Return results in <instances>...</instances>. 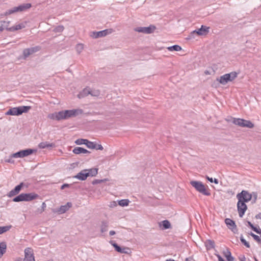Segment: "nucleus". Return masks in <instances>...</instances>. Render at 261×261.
Listing matches in <instances>:
<instances>
[{
    "mask_svg": "<svg viewBox=\"0 0 261 261\" xmlns=\"http://www.w3.org/2000/svg\"><path fill=\"white\" fill-rule=\"evenodd\" d=\"M31 7L32 5L31 3H23L7 10L5 13V15L7 16L17 12H25Z\"/></svg>",
    "mask_w": 261,
    "mask_h": 261,
    "instance_id": "f257e3e1",
    "label": "nucleus"
},
{
    "mask_svg": "<svg viewBox=\"0 0 261 261\" xmlns=\"http://www.w3.org/2000/svg\"><path fill=\"white\" fill-rule=\"evenodd\" d=\"M190 184L198 192L205 196H210L211 193L210 190L206 188L204 184L200 181L192 180L190 181Z\"/></svg>",
    "mask_w": 261,
    "mask_h": 261,
    "instance_id": "f03ea898",
    "label": "nucleus"
},
{
    "mask_svg": "<svg viewBox=\"0 0 261 261\" xmlns=\"http://www.w3.org/2000/svg\"><path fill=\"white\" fill-rule=\"evenodd\" d=\"M31 109L30 106H20L12 108L9 109L6 114L8 115L18 116L23 113H27Z\"/></svg>",
    "mask_w": 261,
    "mask_h": 261,
    "instance_id": "7ed1b4c3",
    "label": "nucleus"
},
{
    "mask_svg": "<svg viewBox=\"0 0 261 261\" xmlns=\"http://www.w3.org/2000/svg\"><path fill=\"white\" fill-rule=\"evenodd\" d=\"M238 75V73L235 71L231 72L229 73L225 74L220 77L217 79L221 84L223 85H226L228 82H232L233 81Z\"/></svg>",
    "mask_w": 261,
    "mask_h": 261,
    "instance_id": "20e7f679",
    "label": "nucleus"
},
{
    "mask_svg": "<svg viewBox=\"0 0 261 261\" xmlns=\"http://www.w3.org/2000/svg\"><path fill=\"white\" fill-rule=\"evenodd\" d=\"M210 27L205 25H202L201 28L192 31L190 35L187 38L188 39H190L194 38V35L197 34L199 36H203L207 35L209 32Z\"/></svg>",
    "mask_w": 261,
    "mask_h": 261,
    "instance_id": "39448f33",
    "label": "nucleus"
},
{
    "mask_svg": "<svg viewBox=\"0 0 261 261\" xmlns=\"http://www.w3.org/2000/svg\"><path fill=\"white\" fill-rule=\"evenodd\" d=\"M237 198L239 201L246 203L252 199V194L247 191L242 190L237 195Z\"/></svg>",
    "mask_w": 261,
    "mask_h": 261,
    "instance_id": "423d86ee",
    "label": "nucleus"
},
{
    "mask_svg": "<svg viewBox=\"0 0 261 261\" xmlns=\"http://www.w3.org/2000/svg\"><path fill=\"white\" fill-rule=\"evenodd\" d=\"M36 151V150L33 149H27L25 150H21L19 151H18L16 153L11 154V157L15 158H22L33 154Z\"/></svg>",
    "mask_w": 261,
    "mask_h": 261,
    "instance_id": "0eeeda50",
    "label": "nucleus"
},
{
    "mask_svg": "<svg viewBox=\"0 0 261 261\" xmlns=\"http://www.w3.org/2000/svg\"><path fill=\"white\" fill-rule=\"evenodd\" d=\"M155 29V26L154 25H150L147 27H137L135 28L134 30L139 33L149 34L153 33Z\"/></svg>",
    "mask_w": 261,
    "mask_h": 261,
    "instance_id": "6e6552de",
    "label": "nucleus"
},
{
    "mask_svg": "<svg viewBox=\"0 0 261 261\" xmlns=\"http://www.w3.org/2000/svg\"><path fill=\"white\" fill-rule=\"evenodd\" d=\"M41 49V47L39 46H36L34 47L25 48L23 50V59H25L30 55L38 52Z\"/></svg>",
    "mask_w": 261,
    "mask_h": 261,
    "instance_id": "1a4fd4ad",
    "label": "nucleus"
},
{
    "mask_svg": "<svg viewBox=\"0 0 261 261\" xmlns=\"http://www.w3.org/2000/svg\"><path fill=\"white\" fill-rule=\"evenodd\" d=\"M48 117L52 120L60 121L65 119V111L55 112L48 115Z\"/></svg>",
    "mask_w": 261,
    "mask_h": 261,
    "instance_id": "9d476101",
    "label": "nucleus"
},
{
    "mask_svg": "<svg viewBox=\"0 0 261 261\" xmlns=\"http://www.w3.org/2000/svg\"><path fill=\"white\" fill-rule=\"evenodd\" d=\"M113 32V30L111 29H106L98 32H93L92 34L91 35L93 38H98L99 37H105Z\"/></svg>",
    "mask_w": 261,
    "mask_h": 261,
    "instance_id": "9b49d317",
    "label": "nucleus"
},
{
    "mask_svg": "<svg viewBox=\"0 0 261 261\" xmlns=\"http://www.w3.org/2000/svg\"><path fill=\"white\" fill-rule=\"evenodd\" d=\"M23 261H35L32 248L28 247L24 249V258Z\"/></svg>",
    "mask_w": 261,
    "mask_h": 261,
    "instance_id": "f8f14e48",
    "label": "nucleus"
},
{
    "mask_svg": "<svg viewBox=\"0 0 261 261\" xmlns=\"http://www.w3.org/2000/svg\"><path fill=\"white\" fill-rule=\"evenodd\" d=\"M225 223L227 227L233 233H237L238 232V229L234 221L230 218H226L225 219Z\"/></svg>",
    "mask_w": 261,
    "mask_h": 261,
    "instance_id": "ddd939ff",
    "label": "nucleus"
},
{
    "mask_svg": "<svg viewBox=\"0 0 261 261\" xmlns=\"http://www.w3.org/2000/svg\"><path fill=\"white\" fill-rule=\"evenodd\" d=\"M237 209L239 217L242 218L244 215L247 209V206L245 202L238 200L237 203Z\"/></svg>",
    "mask_w": 261,
    "mask_h": 261,
    "instance_id": "4468645a",
    "label": "nucleus"
},
{
    "mask_svg": "<svg viewBox=\"0 0 261 261\" xmlns=\"http://www.w3.org/2000/svg\"><path fill=\"white\" fill-rule=\"evenodd\" d=\"M110 243L114 247L115 250L119 253L127 254L128 253V251L130 250L129 248H122L113 241H111Z\"/></svg>",
    "mask_w": 261,
    "mask_h": 261,
    "instance_id": "2eb2a0df",
    "label": "nucleus"
},
{
    "mask_svg": "<svg viewBox=\"0 0 261 261\" xmlns=\"http://www.w3.org/2000/svg\"><path fill=\"white\" fill-rule=\"evenodd\" d=\"M83 113V110L81 109L66 110V118L69 117H76L82 115Z\"/></svg>",
    "mask_w": 261,
    "mask_h": 261,
    "instance_id": "dca6fc26",
    "label": "nucleus"
},
{
    "mask_svg": "<svg viewBox=\"0 0 261 261\" xmlns=\"http://www.w3.org/2000/svg\"><path fill=\"white\" fill-rule=\"evenodd\" d=\"M27 24V22H23L20 23H19L18 24H16V25L13 26L10 28H8V26L9 24H6V29L7 31H11V32H14L15 31L20 30L22 29H23L25 27Z\"/></svg>",
    "mask_w": 261,
    "mask_h": 261,
    "instance_id": "f3484780",
    "label": "nucleus"
},
{
    "mask_svg": "<svg viewBox=\"0 0 261 261\" xmlns=\"http://www.w3.org/2000/svg\"><path fill=\"white\" fill-rule=\"evenodd\" d=\"M23 182H21L19 185L16 186L14 189L8 193V196L11 197L18 194L21 190V188L23 187Z\"/></svg>",
    "mask_w": 261,
    "mask_h": 261,
    "instance_id": "a211bd4d",
    "label": "nucleus"
},
{
    "mask_svg": "<svg viewBox=\"0 0 261 261\" xmlns=\"http://www.w3.org/2000/svg\"><path fill=\"white\" fill-rule=\"evenodd\" d=\"M39 197L38 194L34 192L24 193V201H31L38 198Z\"/></svg>",
    "mask_w": 261,
    "mask_h": 261,
    "instance_id": "6ab92c4d",
    "label": "nucleus"
},
{
    "mask_svg": "<svg viewBox=\"0 0 261 261\" xmlns=\"http://www.w3.org/2000/svg\"><path fill=\"white\" fill-rule=\"evenodd\" d=\"M86 169L82 170L81 172L78 173L76 175L73 176V178H75L80 180H85L88 177V173H87Z\"/></svg>",
    "mask_w": 261,
    "mask_h": 261,
    "instance_id": "aec40b11",
    "label": "nucleus"
},
{
    "mask_svg": "<svg viewBox=\"0 0 261 261\" xmlns=\"http://www.w3.org/2000/svg\"><path fill=\"white\" fill-rule=\"evenodd\" d=\"M226 120L228 122L231 121L232 123L239 126L242 127L243 122L244 121V119L241 118H236L233 117H230V118L226 119Z\"/></svg>",
    "mask_w": 261,
    "mask_h": 261,
    "instance_id": "412c9836",
    "label": "nucleus"
},
{
    "mask_svg": "<svg viewBox=\"0 0 261 261\" xmlns=\"http://www.w3.org/2000/svg\"><path fill=\"white\" fill-rule=\"evenodd\" d=\"M72 152L74 154H81V153L87 154V153H90V151H89L87 149H85V148H84L83 147H75L73 149Z\"/></svg>",
    "mask_w": 261,
    "mask_h": 261,
    "instance_id": "4be33fe9",
    "label": "nucleus"
},
{
    "mask_svg": "<svg viewBox=\"0 0 261 261\" xmlns=\"http://www.w3.org/2000/svg\"><path fill=\"white\" fill-rule=\"evenodd\" d=\"M90 93V90L89 88H86L84 89L77 94V97L79 99L83 98L88 96Z\"/></svg>",
    "mask_w": 261,
    "mask_h": 261,
    "instance_id": "5701e85b",
    "label": "nucleus"
},
{
    "mask_svg": "<svg viewBox=\"0 0 261 261\" xmlns=\"http://www.w3.org/2000/svg\"><path fill=\"white\" fill-rule=\"evenodd\" d=\"M87 171V173H88V177L89 176H95L98 173V168H92L90 169H86Z\"/></svg>",
    "mask_w": 261,
    "mask_h": 261,
    "instance_id": "b1692460",
    "label": "nucleus"
},
{
    "mask_svg": "<svg viewBox=\"0 0 261 261\" xmlns=\"http://www.w3.org/2000/svg\"><path fill=\"white\" fill-rule=\"evenodd\" d=\"M223 254L226 257L227 261H233L234 257L232 256L230 251L227 249L226 251L223 252Z\"/></svg>",
    "mask_w": 261,
    "mask_h": 261,
    "instance_id": "393cba45",
    "label": "nucleus"
},
{
    "mask_svg": "<svg viewBox=\"0 0 261 261\" xmlns=\"http://www.w3.org/2000/svg\"><path fill=\"white\" fill-rule=\"evenodd\" d=\"M207 250H211L215 247V242L213 240H207L205 242Z\"/></svg>",
    "mask_w": 261,
    "mask_h": 261,
    "instance_id": "a878e982",
    "label": "nucleus"
},
{
    "mask_svg": "<svg viewBox=\"0 0 261 261\" xmlns=\"http://www.w3.org/2000/svg\"><path fill=\"white\" fill-rule=\"evenodd\" d=\"M242 127L251 128L254 127V124L252 123L250 120L244 119V121L243 122Z\"/></svg>",
    "mask_w": 261,
    "mask_h": 261,
    "instance_id": "bb28decb",
    "label": "nucleus"
},
{
    "mask_svg": "<svg viewBox=\"0 0 261 261\" xmlns=\"http://www.w3.org/2000/svg\"><path fill=\"white\" fill-rule=\"evenodd\" d=\"M7 245L5 242L0 243V257L6 252Z\"/></svg>",
    "mask_w": 261,
    "mask_h": 261,
    "instance_id": "cd10ccee",
    "label": "nucleus"
},
{
    "mask_svg": "<svg viewBox=\"0 0 261 261\" xmlns=\"http://www.w3.org/2000/svg\"><path fill=\"white\" fill-rule=\"evenodd\" d=\"M13 201L16 202L24 201V193H21L19 195L16 196L15 198H13Z\"/></svg>",
    "mask_w": 261,
    "mask_h": 261,
    "instance_id": "c85d7f7f",
    "label": "nucleus"
},
{
    "mask_svg": "<svg viewBox=\"0 0 261 261\" xmlns=\"http://www.w3.org/2000/svg\"><path fill=\"white\" fill-rule=\"evenodd\" d=\"M168 50L169 51H180L182 49L181 46L178 45H174L168 47Z\"/></svg>",
    "mask_w": 261,
    "mask_h": 261,
    "instance_id": "c756f323",
    "label": "nucleus"
},
{
    "mask_svg": "<svg viewBox=\"0 0 261 261\" xmlns=\"http://www.w3.org/2000/svg\"><path fill=\"white\" fill-rule=\"evenodd\" d=\"M108 223L106 221H102L101 225V232L102 233L106 232L108 230Z\"/></svg>",
    "mask_w": 261,
    "mask_h": 261,
    "instance_id": "7c9ffc66",
    "label": "nucleus"
},
{
    "mask_svg": "<svg viewBox=\"0 0 261 261\" xmlns=\"http://www.w3.org/2000/svg\"><path fill=\"white\" fill-rule=\"evenodd\" d=\"M129 200L127 199L120 200L118 201V204L121 206H127L129 204Z\"/></svg>",
    "mask_w": 261,
    "mask_h": 261,
    "instance_id": "2f4dec72",
    "label": "nucleus"
},
{
    "mask_svg": "<svg viewBox=\"0 0 261 261\" xmlns=\"http://www.w3.org/2000/svg\"><path fill=\"white\" fill-rule=\"evenodd\" d=\"M162 223L163 228L165 229H169L171 227V224L167 220H163Z\"/></svg>",
    "mask_w": 261,
    "mask_h": 261,
    "instance_id": "473e14b6",
    "label": "nucleus"
},
{
    "mask_svg": "<svg viewBox=\"0 0 261 261\" xmlns=\"http://www.w3.org/2000/svg\"><path fill=\"white\" fill-rule=\"evenodd\" d=\"M95 143L94 142H91L89 141L88 140H87L85 145L90 149H94V148H95Z\"/></svg>",
    "mask_w": 261,
    "mask_h": 261,
    "instance_id": "72a5a7b5",
    "label": "nucleus"
},
{
    "mask_svg": "<svg viewBox=\"0 0 261 261\" xmlns=\"http://www.w3.org/2000/svg\"><path fill=\"white\" fill-rule=\"evenodd\" d=\"M6 24H9V21H2L0 22V33L6 29Z\"/></svg>",
    "mask_w": 261,
    "mask_h": 261,
    "instance_id": "f704fd0d",
    "label": "nucleus"
},
{
    "mask_svg": "<svg viewBox=\"0 0 261 261\" xmlns=\"http://www.w3.org/2000/svg\"><path fill=\"white\" fill-rule=\"evenodd\" d=\"M247 223L248 226L256 233L260 232L259 231V230H260V228H257V227H255L250 221H248Z\"/></svg>",
    "mask_w": 261,
    "mask_h": 261,
    "instance_id": "c9c22d12",
    "label": "nucleus"
},
{
    "mask_svg": "<svg viewBox=\"0 0 261 261\" xmlns=\"http://www.w3.org/2000/svg\"><path fill=\"white\" fill-rule=\"evenodd\" d=\"M39 147L41 148H45L52 147V144L48 143L47 142H42L39 144Z\"/></svg>",
    "mask_w": 261,
    "mask_h": 261,
    "instance_id": "e433bc0d",
    "label": "nucleus"
},
{
    "mask_svg": "<svg viewBox=\"0 0 261 261\" xmlns=\"http://www.w3.org/2000/svg\"><path fill=\"white\" fill-rule=\"evenodd\" d=\"M11 227V226H0V234L8 231Z\"/></svg>",
    "mask_w": 261,
    "mask_h": 261,
    "instance_id": "4c0bfd02",
    "label": "nucleus"
},
{
    "mask_svg": "<svg viewBox=\"0 0 261 261\" xmlns=\"http://www.w3.org/2000/svg\"><path fill=\"white\" fill-rule=\"evenodd\" d=\"M87 140L86 139H78L75 141V143L77 145H85Z\"/></svg>",
    "mask_w": 261,
    "mask_h": 261,
    "instance_id": "58836bf2",
    "label": "nucleus"
},
{
    "mask_svg": "<svg viewBox=\"0 0 261 261\" xmlns=\"http://www.w3.org/2000/svg\"><path fill=\"white\" fill-rule=\"evenodd\" d=\"M240 241L242 244H243L246 247L250 248V246L249 243L246 241V240L244 238L242 235L240 237Z\"/></svg>",
    "mask_w": 261,
    "mask_h": 261,
    "instance_id": "ea45409f",
    "label": "nucleus"
},
{
    "mask_svg": "<svg viewBox=\"0 0 261 261\" xmlns=\"http://www.w3.org/2000/svg\"><path fill=\"white\" fill-rule=\"evenodd\" d=\"M107 179H94L92 181V184L93 185H97L98 184H100L102 182H105V181H107Z\"/></svg>",
    "mask_w": 261,
    "mask_h": 261,
    "instance_id": "a19ab883",
    "label": "nucleus"
},
{
    "mask_svg": "<svg viewBox=\"0 0 261 261\" xmlns=\"http://www.w3.org/2000/svg\"><path fill=\"white\" fill-rule=\"evenodd\" d=\"M250 235L253 238V239L257 242L260 243L261 242L260 239L257 235L254 234L252 232L250 233Z\"/></svg>",
    "mask_w": 261,
    "mask_h": 261,
    "instance_id": "79ce46f5",
    "label": "nucleus"
},
{
    "mask_svg": "<svg viewBox=\"0 0 261 261\" xmlns=\"http://www.w3.org/2000/svg\"><path fill=\"white\" fill-rule=\"evenodd\" d=\"M83 49V45L82 44H78L76 46V49L78 54H80Z\"/></svg>",
    "mask_w": 261,
    "mask_h": 261,
    "instance_id": "37998d69",
    "label": "nucleus"
},
{
    "mask_svg": "<svg viewBox=\"0 0 261 261\" xmlns=\"http://www.w3.org/2000/svg\"><path fill=\"white\" fill-rule=\"evenodd\" d=\"M100 92L98 90H90V94L93 96H99Z\"/></svg>",
    "mask_w": 261,
    "mask_h": 261,
    "instance_id": "c03bdc74",
    "label": "nucleus"
},
{
    "mask_svg": "<svg viewBox=\"0 0 261 261\" xmlns=\"http://www.w3.org/2000/svg\"><path fill=\"white\" fill-rule=\"evenodd\" d=\"M252 198H253V203H255L256 201L257 198V194L255 192H252Z\"/></svg>",
    "mask_w": 261,
    "mask_h": 261,
    "instance_id": "a18cd8bd",
    "label": "nucleus"
},
{
    "mask_svg": "<svg viewBox=\"0 0 261 261\" xmlns=\"http://www.w3.org/2000/svg\"><path fill=\"white\" fill-rule=\"evenodd\" d=\"M58 212L60 214L65 213V205H62L60 208L58 210Z\"/></svg>",
    "mask_w": 261,
    "mask_h": 261,
    "instance_id": "49530a36",
    "label": "nucleus"
},
{
    "mask_svg": "<svg viewBox=\"0 0 261 261\" xmlns=\"http://www.w3.org/2000/svg\"><path fill=\"white\" fill-rule=\"evenodd\" d=\"M95 148H94V149H95L96 150H102L103 149V148L101 144H97L96 143V142L95 143Z\"/></svg>",
    "mask_w": 261,
    "mask_h": 261,
    "instance_id": "de8ad7c7",
    "label": "nucleus"
},
{
    "mask_svg": "<svg viewBox=\"0 0 261 261\" xmlns=\"http://www.w3.org/2000/svg\"><path fill=\"white\" fill-rule=\"evenodd\" d=\"M64 29L63 26H59L55 29V31L59 32H62L64 30Z\"/></svg>",
    "mask_w": 261,
    "mask_h": 261,
    "instance_id": "09e8293b",
    "label": "nucleus"
},
{
    "mask_svg": "<svg viewBox=\"0 0 261 261\" xmlns=\"http://www.w3.org/2000/svg\"><path fill=\"white\" fill-rule=\"evenodd\" d=\"M116 206H117V203L116 201H113L110 202V206L111 207H114Z\"/></svg>",
    "mask_w": 261,
    "mask_h": 261,
    "instance_id": "8fccbe9b",
    "label": "nucleus"
},
{
    "mask_svg": "<svg viewBox=\"0 0 261 261\" xmlns=\"http://www.w3.org/2000/svg\"><path fill=\"white\" fill-rule=\"evenodd\" d=\"M11 155L10 156V158L7 160H6V162L8 163L13 164L14 163V161L12 159Z\"/></svg>",
    "mask_w": 261,
    "mask_h": 261,
    "instance_id": "3c124183",
    "label": "nucleus"
},
{
    "mask_svg": "<svg viewBox=\"0 0 261 261\" xmlns=\"http://www.w3.org/2000/svg\"><path fill=\"white\" fill-rule=\"evenodd\" d=\"M72 206L71 202H68L66 203V211Z\"/></svg>",
    "mask_w": 261,
    "mask_h": 261,
    "instance_id": "603ef678",
    "label": "nucleus"
},
{
    "mask_svg": "<svg viewBox=\"0 0 261 261\" xmlns=\"http://www.w3.org/2000/svg\"><path fill=\"white\" fill-rule=\"evenodd\" d=\"M206 178L211 182H213V179L212 177H210L208 176H206Z\"/></svg>",
    "mask_w": 261,
    "mask_h": 261,
    "instance_id": "864d4df0",
    "label": "nucleus"
},
{
    "mask_svg": "<svg viewBox=\"0 0 261 261\" xmlns=\"http://www.w3.org/2000/svg\"><path fill=\"white\" fill-rule=\"evenodd\" d=\"M217 256L218 258V261H225L224 259L221 256V255H217Z\"/></svg>",
    "mask_w": 261,
    "mask_h": 261,
    "instance_id": "5fc2aeb1",
    "label": "nucleus"
},
{
    "mask_svg": "<svg viewBox=\"0 0 261 261\" xmlns=\"http://www.w3.org/2000/svg\"><path fill=\"white\" fill-rule=\"evenodd\" d=\"M255 218L256 219H259L261 220V213H259V214H258L257 215H256L255 216Z\"/></svg>",
    "mask_w": 261,
    "mask_h": 261,
    "instance_id": "6e6d98bb",
    "label": "nucleus"
},
{
    "mask_svg": "<svg viewBox=\"0 0 261 261\" xmlns=\"http://www.w3.org/2000/svg\"><path fill=\"white\" fill-rule=\"evenodd\" d=\"M116 233L115 231H114V230H111L110 232H109V234L110 236H113Z\"/></svg>",
    "mask_w": 261,
    "mask_h": 261,
    "instance_id": "4d7b16f0",
    "label": "nucleus"
},
{
    "mask_svg": "<svg viewBox=\"0 0 261 261\" xmlns=\"http://www.w3.org/2000/svg\"><path fill=\"white\" fill-rule=\"evenodd\" d=\"M213 182L215 184H218L219 183V180L217 178H214V179H213Z\"/></svg>",
    "mask_w": 261,
    "mask_h": 261,
    "instance_id": "13d9d810",
    "label": "nucleus"
},
{
    "mask_svg": "<svg viewBox=\"0 0 261 261\" xmlns=\"http://www.w3.org/2000/svg\"><path fill=\"white\" fill-rule=\"evenodd\" d=\"M46 205L45 203V202H43L42 204V208L44 210V208L46 207Z\"/></svg>",
    "mask_w": 261,
    "mask_h": 261,
    "instance_id": "bf43d9fd",
    "label": "nucleus"
},
{
    "mask_svg": "<svg viewBox=\"0 0 261 261\" xmlns=\"http://www.w3.org/2000/svg\"><path fill=\"white\" fill-rule=\"evenodd\" d=\"M240 261H245L246 258L245 256H243L242 258H240Z\"/></svg>",
    "mask_w": 261,
    "mask_h": 261,
    "instance_id": "052dcab7",
    "label": "nucleus"
},
{
    "mask_svg": "<svg viewBox=\"0 0 261 261\" xmlns=\"http://www.w3.org/2000/svg\"><path fill=\"white\" fill-rule=\"evenodd\" d=\"M66 187V186H65V184H64L63 185H62V186H61V189H65Z\"/></svg>",
    "mask_w": 261,
    "mask_h": 261,
    "instance_id": "680f3d73",
    "label": "nucleus"
},
{
    "mask_svg": "<svg viewBox=\"0 0 261 261\" xmlns=\"http://www.w3.org/2000/svg\"><path fill=\"white\" fill-rule=\"evenodd\" d=\"M66 188H68V187H69V185L66 184Z\"/></svg>",
    "mask_w": 261,
    "mask_h": 261,
    "instance_id": "e2e57ef3",
    "label": "nucleus"
},
{
    "mask_svg": "<svg viewBox=\"0 0 261 261\" xmlns=\"http://www.w3.org/2000/svg\"><path fill=\"white\" fill-rule=\"evenodd\" d=\"M205 74H208L209 73H208V72L207 71H205Z\"/></svg>",
    "mask_w": 261,
    "mask_h": 261,
    "instance_id": "0e129e2a",
    "label": "nucleus"
},
{
    "mask_svg": "<svg viewBox=\"0 0 261 261\" xmlns=\"http://www.w3.org/2000/svg\"><path fill=\"white\" fill-rule=\"evenodd\" d=\"M254 259H255V261H258V259H257L256 258H255Z\"/></svg>",
    "mask_w": 261,
    "mask_h": 261,
    "instance_id": "69168bd1",
    "label": "nucleus"
},
{
    "mask_svg": "<svg viewBox=\"0 0 261 261\" xmlns=\"http://www.w3.org/2000/svg\"><path fill=\"white\" fill-rule=\"evenodd\" d=\"M66 71H68L69 72H70V71L69 70H68V69H66Z\"/></svg>",
    "mask_w": 261,
    "mask_h": 261,
    "instance_id": "338daca9",
    "label": "nucleus"
},
{
    "mask_svg": "<svg viewBox=\"0 0 261 261\" xmlns=\"http://www.w3.org/2000/svg\"><path fill=\"white\" fill-rule=\"evenodd\" d=\"M48 261H54L53 259L49 260Z\"/></svg>",
    "mask_w": 261,
    "mask_h": 261,
    "instance_id": "774afa93",
    "label": "nucleus"
}]
</instances>
